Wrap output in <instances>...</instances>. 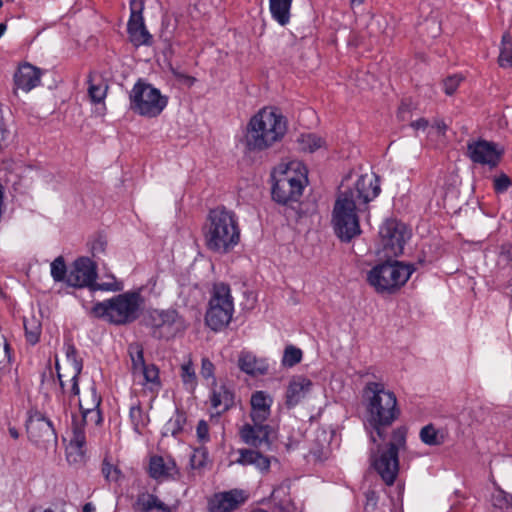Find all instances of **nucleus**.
<instances>
[{"label": "nucleus", "mask_w": 512, "mask_h": 512, "mask_svg": "<svg viewBox=\"0 0 512 512\" xmlns=\"http://www.w3.org/2000/svg\"><path fill=\"white\" fill-rule=\"evenodd\" d=\"M28 439L39 448L56 445L57 434L53 423L38 410H30L26 420Z\"/></svg>", "instance_id": "obj_14"}, {"label": "nucleus", "mask_w": 512, "mask_h": 512, "mask_svg": "<svg viewBox=\"0 0 512 512\" xmlns=\"http://www.w3.org/2000/svg\"><path fill=\"white\" fill-rule=\"evenodd\" d=\"M380 246L387 258L400 256L411 237L407 225L397 219H387L379 230Z\"/></svg>", "instance_id": "obj_13"}, {"label": "nucleus", "mask_w": 512, "mask_h": 512, "mask_svg": "<svg viewBox=\"0 0 512 512\" xmlns=\"http://www.w3.org/2000/svg\"><path fill=\"white\" fill-rule=\"evenodd\" d=\"M239 457L236 463L242 466H254L261 473H268L271 466L270 457L264 455L256 448H241L238 450Z\"/></svg>", "instance_id": "obj_25"}, {"label": "nucleus", "mask_w": 512, "mask_h": 512, "mask_svg": "<svg viewBox=\"0 0 512 512\" xmlns=\"http://www.w3.org/2000/svg\"><path fill=\"white\" fill-rule=\"evenodd\" d=\"M97 264L89 257H79L69 270L66 284L73 288H89L91 291H120L121 285L115 283H97Z\"/></svg>", "instance_id": "obj_11"}, {"label": "nucleus", "mask_w": 512, "mask_h": 512, "mask_svg": "<svg viewBox=\"0 0 512 512\" xmlns=\"http://www.w3.org/2000/svg\"><path fill=\"white\" fill-rule=\"evenodd\" d=\"M272 426L265 422L245 423L239 429V437L246 445L260 449L270 450L273 444Z\"/></svg>", "instance_id": "obj_16"}, {"label": "nucleus", "mask_w": 512, "mask_h": 512, "mask_svg": "<svg viewBox=\"0 0 512 512\" xmlns=\"http://www.w3.org/2000/svg\"><path fill=\"white\" fill-rule=\"evenodd\" d=\"M380 191L381 188L377 177L372 179L368 175H361L353 188L340 191L338 195L347 196L348 199H351L358 206L359 210H362L361 206H366L375 199Z\"/></svg>", "instance_id": "obj_18"}, {"label": "nucleus", "mask_w": 512, "mask_h": 512, "mask_svg": "<svg viewBox=\"0 0 512 512\" xmlns=\"http://www.w3.org/2000/svg\"><path fill=\"white\" fill-rule=\"evenodd\" d=\"M11 365V348L6 338L2 335L0 337V373H5L10 370Z\"/></svg>", "instance_id": "obj_45"}, {"label": "nucleus", "mask_w": 512, "mask_h": 512, "mask_svg": "<svg viewBox=\"0 0 512 512\" xmlns=\"http://www.w3.org/2000/svg\"><path fill=\"white\" fill-rule=\"evenodd\" d=\"M55 368H56V370H57V378H58V380H59V384H60L61 391H62V393H65V383H64V381L62 380V374L60 373V365H59L58 360H56Z\"/></svg>", "instance_id": "obj_58"}, {"label": "nucleus", "mask_w": 512, "mask_h": 512, "mask_svg": "<svg viewBox=\"0 0 512 512\" xmlns=\"http://www.w3.org/2000/svg\"><path fill=\"white\" fill-rule=\"evenodd\" d=\"M85 424L82 422L79 424L75 419H73V428H72V438L70 440V445L74 446L78 451L82 454L83 448L86 444V436L84 430Z\"/></svg>", "instance_id": "obj_40"}, {"label": "nucleus", "mask_w": 512, "mask_h": 512, "mask_svg": "<svg viewBox=\"0 0 512 512\" xmlns=\"http://www.w3.org/2000/svg\"><path fill=\"white\" fill-rule=\"evenodd\" d=\"M492 506L503 512H512V494L497 487L491 496Z\"/></svg>", "instance_id": "obj_37"}, {"label": "nucleus", "mask_w": 512, "mask_h": 512, "mask_svg": "<svg viewBox=\"0 0 512 512\" xmlns=\"http://www.w3.org/2000/svg\"><path fill=\"white\" fill-rule=\"evenodd\" d=\"M138 373L144 378L143 384H150V390H158L161 387L159 368L155 364H147Z\"/></svg>", "instance_id": "obj_38"}, {"label": "nucleus", "mask_w": 512, "mask_h": 512, "mask_svg": "<svg viewBox=\"0 0 512 512\" xmlns=\"http://www.w3.org/2000/svg\"><path fill=\"white\" fill-rule=\"evenodd\" d=\"M101 472L107 482H118L123 477L122 471L108 457L103 459Z\"/></svg>", "instance_id": "obj_41"}, {"label": "nucleus", "mask_w": 512, "mask_h": 512, "mask_svg": "<svg viewBox=\"0 0 512 512\" xmlns=\"http://www.w3.org/2000/svg\"><path fill=\"white\" fill-rule=\"evenodd\" d=\"M415 269L414 264L388 258L368 271L367 282L378 294H394L406 284Z\"/></svg>", "instance_id": "obj_6"}, {"label": "nucleus", "mask_w": 512, "mask_h": 512, "mask_svg": "<svg viewBox=\"0 0 512 512\" xmlns=\"http://www.w3.org/2000/svg\"><path fill=\"white\" fill-rule=\"evenodd\" d=\"M298 144H299V148L302 151L313 153L316 150L323 147V145L325 144V141L322 137H320L314 133H307V134H302L298 138Z\"/></svg>", "instance_id": "obj_36"}, {"label": "nucleus", "mask_w": 512, "mask_h": 512, "mask_svg": "<svg viewBox=\"0 0 512 512\" xmlns=\"http://www.w3.org/2000/svg\"><path fill=\"white\" fill-rule=\"evenodd\" d=\"M272 398L264 391H256L252 394L250 404L251 421L266 422L271 414Z\"/></svg>", "instance_id": "obj_26"}, {"label": "nucleus", "mask_w": 512, "mask_h": 512, "mask_svg": "<svg viewBox=\"0 0 512 512\" xmlns=\"http://www.w3.org/2000/svg\"><path fill=\"white\" fill-rule=\"evenodd\" d=\"M287 132L285 117L275 108H263L251 117L243 137L246 152H261L280 142Z\"/></svg>", "instance_id": "obj_2"}, {"label": "nucleus", "mask_w": 512, "mask_h": 512, "mask_svg": "<svg viewBox=\"0 0 512 512\" xmlns=\"http://www.w3.org/2000/svg\"><path fill=\"white\" fill-rule=\"evenodd\" d=\"M88 83H89L88 94H89L92 102L101 103L106 97L108 86L101 85V84L96 85V84L92 83L91 73L88 76Z\"/></svg>", "instance_id": "obj_47"}, {"label": "nucleus", "mask_w": 512, "mask_h": 512, "mask_svg": "<svg viewBox=\"0 0 512 512\" xmlns=\"http://www.w3.org/2000/svg\"><path fill=\"white\" fill-rule=\"evenodd\" d=\"M8 432H9L10 436H11L13 439H18V438H19V432H18V430L16 429V427L10 426V427L8 428Z\"/></svg>", "instance_id": "obj_60"}, {"label": "nucleus", "mask_w": 512, "mask_h": 512, "mask_svg": "<svg viewBox=\"0 0 512 512\" xmlns=\"http://www.w3.org/2000/svg\"><path fill=\"white\" fill-rule=\"evenodd\" d=\"M129 353L132 362V373L137 374L143 367L147 365L144 359V351L141 345L130 346Z\"/></svg>", "instance_id": "obj_44"}, {"label": "nucleus", "mask_w": 512, "mask_h": 512, "mask_svg": "<svg viewBox=\"0 0 512 512\" xmlns=\"http://www.w3.org/2000/svg\"><path fill=\"white\" fill-rule=\"evenodd\" d=\"M178 474L177 465L174 459H164L162 456L154 455L149 461V475L153 479L174 477Z\"/></svg>", "instance_id": "obj_27"}, {"label": "nucleus", "mask_w": 512, "mask_h": 512, "mask_svg": "<svg viewBox=\"0 0 512 512\" xmlns=\"http://www.w3.org/2000/svg\"><path fill=\"white\" fill-rule=\"evenodd\" d=\"M364 425L370 441L377 444L387 437V429L401 416L395 393L382 382H367L363 388Z\"/></svg>", "instance_id": "obj_1"}, {"label": "nucleus", "mask_w": 512, "mask_h": 512, "mask_svg": "<svg viewBox=\"0 0 512 512\" xmlns=\"http://www.w3.org/2000/svg\"><path fill=\"white\" fill-rule=\"evenodd\" d=\"M64 353L69 362L72 364L73 375L71 377V388H70V396H79L80 394V386H79V377L82 373L84 362L81 357L78 355V350L75 347L73 340L71 337H65L64 345H63Z\"/></svg>", "instance_id": "obj_22"}, {"label": "nucleus", "mask_w": 512, "mask_h": 512, "mask_svg": "<svg viewBox=\"0 0 512 512\" xmlns=\"http://www.w3.org/2000/svg\"><path fill=\"white\" fill-rule=\"evenodd\" d=\"M410 126L415 130H425L429 126V121L425 118H419L412 121Z\"/></svg>", "instance_id": "obj_57"}, {"label": "nucleus", "mask_w": 512, "mask_h": 512, "mask_svg": "<svg viewBox=\"0 0 512 512\" xmlns=\"http://www.w3.org/2000/svg\"><path fill=\"white\" fill-rule=\"evenodd\" d=\"M91 397L89 401H85L82 403L79 400V409L82 415L81 422L86 424L87 422H93L95 425H99L102 423V413L100 410V405L102 402V397L97 392L96 383L93 381L90 387Z\"/></svg>", "instance_id": "obj_24"}, {"label": "nucleus", "mask_w": 512, "mask_h": 512, "mask_svg": "<svg viewBox=\"0 0 512 512\" xmlns=\"http://www.w3.org/2000/svg\"><path fill=\"white\" fill-rule=\"evenodd\" d=\"M293 0H269V9L272 18L281 26L290 21V10Z\"/></svg>", "instance_id": "obj_31"}, {"label": "nucleus", "mask_w": 512, "mask_h": 512, "mask_svg": "<svg viewBox=\"0 0 512 512\" xmlns=\"http://www.w3.org/2000/svg\"><path fill=\"white\" fill-rule=\"evenodd\" d=\"M9 134H10L9 131L5 127L0 125V151L5 149L6 147H8Z\"/></svg>", "instance_id": "obj_56"}, {"label": "nucleus", "mask_w": 512, "mask_h": 512, "mask_svg": "<svg viewBox=\"0 0 512 512\" xmlns=\"http://www.w3.org/2000/svg\"><path fill=\"white\" fill-rule=\"evenodd\" d=\"M181 379L185 386L194 389L197 384V377L191 360L181 366Z\"/></svg>", "instance_id": "obj_46"}, {"label": "nucleus", "mask_w": 512, "mask_h": 512, "mask_svg": "<svg viewBox=\"0 0 512 512\" xmlns=\"http://www.w3.org/2000/svg\"><path fill=\"white\" fill-rule=\"evenodd\" d=\"M467 154L472 162L494 168L499 164L504 150L492 141L478 139L467 144Z\"/></svg>", "instance_id": "obj_17"}, {"label": "nucleus", "mask_w": 512, "mask_h": 512, "mask_svg": "<svg viewBox=\"0 0 512 512\" xmlns=\"http://www.w3.org/2000/svg\"><path fill=\"white\" fill-rule=\"evenodd\" d=\"M200 374L204 379H212V382H214V379H216L215 366L207 357H203L201 360Z\"/></svg>", "instance_id": "obj_50"}, {"label": "nucleus", "mask_w": 512, "mask_h": 512, "mask_svg": "<svg viewBox=\"0 0 512 512\" xmlns=\"http://www.w3.org/2000/svg\"><path fill=\"white\" fill-rule=\"evenodd\" d=\"M289 490L290 484L287 480L273 489L271 498L275 503L276 512H294L295 507L288 497Z\"/></svg>", "instance_id": "obj_30"}, {"label": "nucleus", "mask_w": 512, "mask_h": 512, "mask_svg": "<svg viewBox=\"0 0 512 512\" xmlns=\"http://www.w3.org/2000/svg\"><path fill=\"white\" fill-rule=\"evenodd\" d=\"M144 298L139 291H127L97 302L91 313L116 326H125L137 321L141 315Z\"/></svg>", "instance_id": "obj_4"}, {"label": "nucleus", "mask_w": 512, "mask_h": 512, "mask_svg": "<svg viewBox=\"0 0 512 512\" xmlns=\"http://www.w3.org/2000/svg\"><path fill=\"white\" fill-rule=\"evenodd\" d=\"M411 114V103L402 101L397 110L398 120L404 122L410 119Z\"/></svg>", "instance_id": "obj_54"}, {"label": "nucleus", "mask_w": 512, "mask_h": 512, "mask_svg": "<svg viewBox=\"0 0 512 512\" xmlns=\"http://www.w3.org/2000/svg\"><path fill=\"white\" fill-rule=\"evenodd\" d=\"M23 325L26 341L31 345H36L40 341L42 332L41 322L35 317L24 318Z\"/></svg>", "instance_id": "obj_35"}, {"label": "nucleus", "mask_w": 512, "mask_h": 512, "mask_svg": "<svg viewBox=\"0 0 512 512\" xmlns=\"http://www.w3.org/2000/svg\"><path fill=\"white\" fill-rule=\"evenodd\" d=\"M202 232L206 248L218 254L231 252L240 241L238 218L224 206L209 211Z\"/></svg>", "instance_id": "obj_3"}, {"label": "nucleus", "mask_w": 512, "mask_h": 512, "mask_svg": "<svg viewBox=\"0 0 512 512\" xmlns=\"http://www.w3.org/2000/svg\"><path fill=\"white\" fill-rule=\"evenodd\" d=\"M147 326L151 336L157 340H170L187 328L184 317L172 308L152 311Z\"/></svg>", "instance_id": "obj_12"}, {"label": "nucleus", "mask_w": 512, "mask_h": 512, "mask_svg": "<svg viewBox=\"0 0 512 512\" xmlns=\"http://www.w3.org/2000/svg\"><path fill=\"white\" fill-rule=\"evenodd\" d=\"M461 81H462V77L459 75H453V76L447 77L443 81L444 92L449 96L453 95L454 92L457 90Z\"/></svg>", "instance_id": "obj_51"}, {"label": "nucleus", "mask_w": 512, "mask_h": 512, "mask_svg": "<svg viewBox=\"0 0 512 512\" xmlns=\"http://www.w3.org/2000/svg\"><path fill=\"white\" fill-rule=\"evenodd\" d=\"M134 508L139 512H170V508L164 502L150 493L139 494Z\"/></svg>", "instance_id": "obj_29"}, {"label": "nucleus", "mask_w": 512, "mask_h": 512, "mask_svg": "<svg viewBox=\"0 0 512 512\" xmlns=\"http://www.w3.org/2000/svg\"><path fill=\"white\" fill-rule=\"evenodd\" d=\"M187 423V415L183 409L177 408L174 415L165 423L163 428V436L171 435L174 438L183 432Z\"/></svg>", "instance_id": "obj_32"}, {"label": "nucleus", "mask_w": 512, "mask_h": 512, "mask_svg": "<svg viewBox=\"0 0 512 512\" xmlns=\"http://www.w3.org/2000/svg\"><path fill=\"white\" fill-rule=\"evenodd\" d=\"M238 366L241 371L251 376L265 375L269 366L263 359H257L251 353H241L238 359Z\"/></svg>", "instance_id": "obj_28"}, {"label": "nucleus", "mask_w": 512, "mask_h": 512, "mask_svg": "<svg viewBox=\"0 0 512 512\" xmlns=\"http://www.w3.org/2000/svg\"><path fill=\"white\" fill-rule=\"evenodd\" d=\"M130 17L127 23V33L130 42L139 47L142 45L151 46L153 37L147 30L144 22L143 11L144 0H130Z\"/></svg>", "instance_id": "obj_15"}, {"label": "nucleus", "mask_w": 512, "mask_h": 512, "mask_svg": "<svg viewBox=\"0 0 512 512\" xmlns=\"http://www.w3.org/2000/svg\"><path fill=\"white\" fill-rule=\"evenodd\" d=\"M434 126L436 127V129L438 130L439 133H442L444 134L445 131L447 130V125L445 124L444 121L442 120H438L434 123Z\"/></svg>", "instance_id": "obj_59"}, {"label": "nucleus", "mask_w": 512, "mask_h": 512, "mask_svg": "<svg viewBox=\"0 0 512 512\" xmlns=\"http://www.w3.org/2000/svg\"><path fill=\"white\" fill-rule=\"evenodd\" d=\"M247 498L241 489L215 493L208 500V512H233L243 505Z\"/></svg>", "instance_id": "obj_19"}, {"label": "nucleus", "mask_w": 512, "mask_h": 512, "mask_svg": "<svg viewBox=\"0 0 512 512\" xmlns=\"http://www.w3.org/2000/svg\"><path fill=\"white\" fill-rule=\"evenodd\" d=\"M107 247V239L104 235H96L90 243V251L93 257H98L100 254H104Z\"/></svg>", "instance_id": "obj_49"}, {"label": "nucleus", "mask_w": 512, "mask_h": 512, "mask_svg": "<svg viewBox=\"0 0 512 512\" xmlns=\"http://www.w3.org/2000/svg\"><path fill=\"white\" fill-rule=\"evenodd\" d=\"M129 419L132 424L133 431L138 435H142L143 429L150 421L149 416L144 413L139 401L130 407Z\"/></svg>", "instance_id": "obj_33"}, {"label": "nucleus", "mask_w": 512, "mask_h": 512, "mask_svg": "<svg viewBox=\"0 0 512 512\" xmlns=\"http://www.w3.org/2000/svg\"><path fill=\"white\" fill-rule=\"evenodd\" d=\"M421 441L429 446H437L443 443V436H439V431L432 424L424 426L420 430Z\"/></svg>", "instance_id": "obj_39"}, {"label": "nucleus", "mask_w": 512, "mask_h": 512, "mask_svg": "<svg viewBox=\"0 0 512 512\" xmlns=\"http://www.w3.org/2000/svg\"><path fill=\"white\" fill-rule=\"evenodd\" d=\"M291 163L286 171L282 172L275 179L272 186V199L278 204L292 207L294 203H298L307 182L306 168L303 166V172H297L300 163Z\"/></svg>", "instance_id": "obj_9"}, {"label": "nucleus", "mask_w": 512, "mask_h": 512, "mask_svg": "<svg viewBox=\"0 0 512 512\" xmlns=\"http://www.w3.org/2000/svg\"><path fill=\"white\" fill-rule=\"evenodd\" d=\"M95 506L92 503H86L84 504L82 508V512H95Z\"/></svg>", "instance_id": "obj_61"}, {"label": "nucleus", "mask_w": 512, "mask_h": 512, "mask_svg": "<svg viewBox=\"0 0 512 512\" xmlns=\"http://www.w3.org/2000/svg\"><path fill=\"white\" fill-rule=\"evenodd\" d=\"M208 461V450L202 446L194 450V453L190 457V465L192 469H201L206 466Z\"/></svg>", "instance_id": "obj_48"}, {"label": "nucleus", "mask_w": 512, "mask_h": 512, "mask_svg": "<svg viewBox=\"0 0 512 512\" xmlns=\"http://www.w3.org/2000/svg\"><path fill=\"white\" fill-rule=\"evenodd\" d=\"M29 512H55V511L52 510L51 508L42 509V508L33 507L30 509Z\"/></svg>", "instance_id": "obj_62"}, {"label": "nucleus", "mask_w": 512, "mask_h": 512, "mask_svg": "<svg viewBox=\"0 0 512 512\" xmlns=\"http://www.w3.org/2000/svg\"><path fill=\"white\" fill-rule=\"evenodd\" d=\"M234 313V301L229 284L216 282L213 284L205 323L213 331H220L231 321Z\"/></svg>", "instance_id": "obj_7"}, {"label": "nucleus", "mask_w": 512, "mask_h": 512, "mask_svg": "<svg viewBox=\"0 0 512 512\" xmlns=\"http://www.w3.org/2000/svg\"><path fill=\"white\" fill-rule=\"evenodd\" d=\"M12 161H2V165L4 166L3 169H9L12 166Z\"/></svg>", "instance_id": "obj_63"}, {"label": "nucleus", "mask_w": 512, "mask_h": 512, "mask_svg": "<svg viewBox=\"0 0 512 512\" xmlns=\"http://www.w3.org/2000/svg\"><path fill=\"white\" fill-rule=\"evenodd\" d=\"M42 73L40 68L28 62L20 64L13 75L15 88L30 92L40 85Z\"/></svg>", "instance_id": "obj_20"}, {"label": "nucleus", "mask_w": 512, "mask_h": 512, "mask_svg": "<svg viewBox=\"0 0 512 512\" xmlns=\"http://www.w3.org/2000/svg\"><path fill=\"white\" fill-rule=\"evenodd\" d=\"M408 429L399 426L391 433L390 441L383 448L377 445V452L371 453L372 467L387 486H392L399 473V451L405 449Z\"/></svg>", "instance_id": "obj_5"}, {"label": "nucleus", "mask_w": 512, "mask_h": 512, "mask_svg": "<svg viewBox=\"0 0 512 512\" xmlns=\"http://www.w3.org/2000/svg\"><path fill=\"white\" fill-rule=\"evenodd\" d=\"M130 109L145 117L154 118L162 113L168 103L159 89L139 79L130 92Z\"/></svg>", "instance_id": "obj_10"}, {"label": "nucleus", "mask_w": 512, "mask_h": 512, "mask_svg": "<svg viewBox=\"0 0 512 512\" xmlns=\"http://www.w3.org/2000/svg\"><path fill=\"white\" fill-rule=\"evenodd\" d=\"M198 441L205 444L210 441L209 425L205 420H200L196 427Z\"/></svg>", "instance_id": "obj_53"}, {"label": "nucleus", "mask_w": 512, "mask_h": 512, "mask_svg": "<svg viewBox=\"0 0 512 512\" xmlns=\"http://www.w3.org/2000/svg\"><path fill=\"white\" fill-rule=\"evenodd\" d=\"M303 357L302 350L293 345H288L283 353L282 365L284 367H293L300 363Z\"/></svg>", "instance_id": "obj_43"}, {"label": "nucleus", "mask_w": 512, "mask_h": 512, "mask_svg": "<svg viewBox=\"0 0 512 512\" xmlns=\"http://www.w3.org/2000/svg\"><path fill=\"white\" fill-rule=\"evenodd\" d=\"M365 0H351L352 5H361Z\"/></svg>", "instance_id": "obj_64"}, {"label": "nucleus", "mask_w": 512, "mask_h": 512, "mask_svg": "<svg viewBox=\"0 0 512 512\" xmlns=\"http://www.w3.org/2000/svg\"><path fill=\"white\" fill-rule=\"evenodd\" d=\"M211 407L216 411L217 416L230 410L235 404V394L227 385H217L216 379L212 382L210 393Z\"/></svg>", "instance_id": "obj_21"}, {"label": "nucleus", "mask_w": 512, "mask_h": 512, "mask_svg": "<svg viewBox=\"0 0 512 512\" xmlns=\"http://www.w3.org/2000/svg\"><path fill=\"white\" fill-rule=\"evenodd\" d=\"M498 64L502 68L512 67V34L509 32L502 35Z\"/></svg>", "instance_id": "obj_34"}, {"label": "nucleus", "mask_w": 512, "mask_h": 512, "mask_svg": "<svg viewBox=\"0 0 512 512\" xmlns=\"http://www.w3.org/2000/svg\"><path fill=\"white\" fill-rule=\"evenodd\" d=\"M358 211V206L347 196H337L332 211V226L341 242L349 243L362 233Z\"/></svg>", "instance_id": "obj_8"}, {"label": "nucleus", "mask_w": 512, "mask_h": 512, "mask_svg": "<svg viewBox=\"0 0 512 512\" xmlns=\"http://www.w3.org/2000/svg\"><path fill=\"white\" fill-rule=\"evenodd\" d=\"M511 185V179L504 173L500 174L494 179V190L496 193L506 192Z\"/></svg>", "instance_id": "obj_52"}, {"label": "nucleus", "mask_w": 512, "mask_h": 512, "mask_svg": "<svg viewBox=\"0 0 512 512\" xmlns=\"http://www.w3.org/2000/svg\"><path fill=\"white\" fill-rule=\"evenodd\" d=\"M69 271H67L66 263L63 256H58L51 263V276L55 282H65Z\"/></svg>", "instance_id": "obj_42"}, {"label": "nucleus", "mask_w": 512, "mask_h": 512, "mask_svg": "<svg viewBox=\"0 0 512 512\" xmlns=\"http://www.w3.org/2000/svg\"><path fill=\"white\" fill-rule=\"evenodd\" d=\"M312 386V381L305 376L292 377L285 394L287 408L291 409L297 406L307 396Z\"/></svg>", "instance_id": "obj_23"}, {"label": "nucleus", "mask_w": 512, "mask_h": 512, "mask_svg": "<svg viewBox=\"0 0 512 512\" xmlns=\"http://www.w3.org/2000/svg\"><path fill=\"white\" fill-rule=\"evenodd\" d=\"M500 258L506 262V264L512 263V245L503 244L500 249Z\"/></svg>", "instance_id": "obj_55"}]
</instances>
